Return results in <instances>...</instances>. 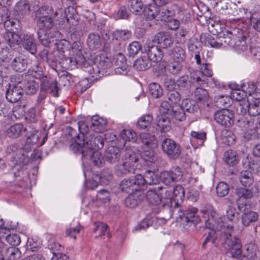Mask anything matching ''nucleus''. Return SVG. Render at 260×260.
<instances>
[{"instance_id":"f257e3e1","label":"nucleus","mask_w":260,"mask_h":260,"mask_svg":"<svg viewBox=\"0 0 260 260\" xmlns=\"http://www.w3.org/2000/svg\"><path fill=\"white\" fill-rule=\"evenodd\" d=\"M206 228L211 229L203 243V247L211 242L216 247H222L231 257L239 258L242 253V244L237 237H232L233 226L225 225L221 218L213 209L211 210L208 219L205 220Z\"/></svg>"},{"instance_id":"f03ea898","label":"nucleus","mask_w":260,"mask_h":260,"mask_svg":"<svg viewBox=\"0 0 260 260\" xmlns=\"http://www.w3.org/2000/svg\"><path fill=\"white\" fill-rule=\"evenodd\" d=\"M25 133L26 142L34 145L38 143L39 137L38 132L30 126L24 127L21 123H16L10 126L6 131V135L10 138L16 139L23 133Z\"/></svg>"},{"instance_id":"7ed1b4c3","label":"nucleus","mask_w":260,"mask_h":260,"mask_svg":"<svg viewBox=\"0 0 260 260\" xmlns=\"http://www.w3.org/2000/svg\"><path fill=\"white\" fill-rule=\"evenodd\" d=\"M57 13L54 14L53 10L49 7L44 6L39 9L37 13V24L39 30H46L51 29L53 25V18Z\"/></svg>"},{"instance_id":"20e7f679","label":"nucleus","mask_w":260,"mask_h":260,"mask_svg":"<svg viewBox=\"0 0 260 260\" xmlns=\"http://www.w3.org/2000/svg\"><path fill=\"white\" fill-rule=\"evenodd\" d=\"M83 141L81 148L79 149V152L76 153L78 154H81L88 153V151H97L103 148L104 145V141L103 137L99 135L96 136L90 135L89 137L86 139L82 138Z\"/></svg>"},{"instance_id":"39448f33","label":"nucleus","mask_w":260,"mask_h":260,"mask_svg":"<svg viewBox=\"0 0 260 260\" xmlns=\"http://www.w3.org/2000/svg\"><path fill=\"white\" fill-rule=\"evenodd\" d=\"M236 34L233 47L238 52L244 51L248 47H250L252 44H254L257 41L256 38L254 37V32H247L244 34L241 32H238Z\"/></svg>"},{"instance_id":"423d86ee","label":"nucleus","mask_w":260,"mask_h":260,"mask_svg":"<svg viewBox=\"0 0 260 260\" xmlns=\"http://www.w3.org/2000/svg\"><path fill=\"white\" fill-rule=\"evenodd\" d=\"M163 152L172 159L178 158L181 154V148L178 144L172 139L166 138L161 142Z\"/></svg>"},{"instance_id":"0eeeda50","label":"nucleus","mask_w":260,"mask_h":260,"mask_svg":"<svg viewBox=\"0 0 260 260\" xmlns=\"http://www.w3.org/2000/svg\"><path fill=\"white\" fill-rule=\"evenodd\" d=\"M239 125L241 127L245 128V131L243 134V138L245 141L251 140L256 133H258V127L254 126V120H248L246 118H242L238 121Z\"/></svg>"},{"instance_id":"6e6552de","label":"nucleus","mask_w":260,"mask_h":260,"mask_svg":"<svg viewBox=\"0 0 260 260\" xmlns=\"http://www.w3.org/2000/svg\"><path fill=\"white\" fill-rule=\"evenodd\" d=\"M143 50V52L147 54V57L151 62H159L161 60L163 57V53L161 49L153 45V41L148 42L144 46Z\"/></svg>"},{"instance_id":"1a4fd4ad","label":"nucleus","mask_w":260,"mask_h":260,"mask_svg":"<svg viewBox=\"0 0 260 260\" xmlns=\"http://www.w3.org/2000/svg\"><path fill=\"white\" fill-rule=\"evenodd\" d=\"M214 119L218 123L225 127H230L234 122L232 111L224 108L215 113Z\"/></svg>"},{"instance_id":"9d476101","label":"nucleus","mask_w":260,"mask_h":260,"mask_svg":"<svg viewBox=\"0 0 260 260\" xmlns=\"http://www.w3.org/2000/svg\"><path fill=\"white\" fill-rule=\"evenodd\" d=\"M21 82L18 81L17 84H9L6 91V99L11 103H16L19 101L23 94L24 90L20 85Z\"/></svg>"},{"instance_id":"9b49d317","label":"nucleus","mask_w":260,"mask_h":260,"mask_svg":"<svg viewBox=\"0 0 260 260\" xmlns=\"http://www.w3.org/2000/svg\"><path fill=\"white\" fill-rule=\"evenodd\" d=\"M64 133L68 139L73 141L70 145V149L74 153L78 152L83 141L80 135L78 134L76 131L71 126L67 127Z\"/></svg>"},{"instance_id":"f8f14e48","label":"nucleus","mask_w":260,"mask_h":260,"mask_svg":"<svg viewBox=\"0 0 260 260\" xmlns=\"http://www.w3.org/2000/svg\"><path fill=\"white\" fill-rule=\"evenodd\" d=\"M241 114H245L247 112L250 116H256L260 114V101L255 100L251 103L240 104L237 107V112Z\"/></svg>"},{"instance_id":"ddd939ff","label":"nucleus","mask_w":260,"mask_h":260,"mask_svg":"<svg viewBox=\"0 0 260 260\" xmlns=\"http://www.w3.org/2000/svg\"><path fill=\"white\" fill-rule=\"evenodd\" d=\"M162 188V187H158L153 189H149L146 195L147 201L152 205H161V207H165L168 201L170 202V200L167 199L166 202L163 200L161 194L159 192Z\"/></svg>"},{"instance_id":"4468645a","label":"nucleus","mask_w":260,"mask_h":260,"mask_svg":"<svg viewBox=\"0 0 260 260\" xmlns=\"http://www.w3.org/2000/svg\"><path fill=\"white\" fill-rule=\"evenodd\" d=\"M84 62H85V57H82L72 58L64 56L61 57L59 61V63L62 68L71 70L75 68H79V66L83 64Z\"/></svg>"},{"instance_id":"2eb2a0df","label":"nucleus","mask_w":260,"mask_h":260,"mask_svg":"<svg viewBox=\"0 0 260 260\" xmlns=\"http://www.w3.org/2000/svg\"><path fill=\"white\" fill-rule=\"evenodd\" d=\"M140 157L139 151L135 147H127L124 150V154L122 158V161H126L132 166L138 161Z\"/></svg>"},{"instance_id":"dca6fc26","label":"nucleus","mask_w":260,"mask_h":260,"mask_svg":"<svg viewBox=\"0 0 260 260\" xmlns=\"http://www.w3.org/2000/svg\"><path fill=\"white\" fill-rule=\"evenodd\" d=\"M181 12V8L176 4L168 6L166 8L159 9L158 20L166 21L169 17L179 14Z\"/></svg>"},{"instance_id":"f3484780","label":"nucleus","mask_w":260,"mask_h":260,"mask_svg":"<svg viewBox=\"0 0 260 260\" xmlns=\"http://www.w3.org/2000/svg\"><path fill=\"white\" fill-rule=\"evenodd\" d=\"M21 38L23 48L31 54H35L37 52V46L33 36L23 31Z\"/></svg>"},{"instance_id":"a211bd4d","label":"nucleus","mask_w":260,"mask_h":260,"mask_svg":"<svg viewBox=\"0 0 260 260\" xmlns=\"http://www.w3.org/2000/svg\"><path fill=\"white\" fill-rule=\"evenodd\" d=\"M156 41L160 46L164 48L170 47L173 43L174 40L170 34L168 32H159L154 37L152 41Z\"/></svg>"},{"instance_id":"6ab92c4d","label":"nucleus","mask_w":260,"mask_h":260,"mask_svg":"<svg viewBox=\"0 0 260 260\" xmlns=\"http://www.w3.org/2000/svg\"><path fill=\"white\" fill-rule=\"evenodd\" d=\"M121 156L120 150L117 147L111 146L108 147L105 152L104 158L110 164L117 162Z\"/></svg>"},{"instance_id":"aec40b11","label":"nucleus","mask_w":260,"mask_h":260,"mask_svg":"<svg viewBox=\"0 0 260 260\" xmlns=\"http://www.w3.org/2000/svg\"><path fill=\"white\" fill-rule=\"evenodd\" d=\"M11 60V66L14 71L22 72L27 69L28 61L23 56L19 55L13 57Z\"/></svg>"},{"instance_id":"412c9836","label":"nucleus","mask_w":260,"mask_h":260,"mask_svg":"<svg viewBox=\"0 0 260 260\" xmlns=\"http://www.w3.org/2000/svg\"><path fill=\"white\" fill-rule=\"evenodd\" d=\"M91 151L88 153L81 154L82 157L86 159H90L94 166L102 167L104 163V157H103L101 153L98 150Z\"/></svg>"},{"instance_id":"4be33fe9","label":"nucleus","mask_w":260,"mask_h":260,"mask_svg":"<svg viewBox=\"0 0 260 260\" xmlns=\"http://www.w3.org/2000/svg\"><path fill=\"white\" fill-rule=\"evenodd\" d=\"M239 179L244 187L253 188V186H255L253 175L250 171H242L239 176Z\"/></svg>"},{"instance_id":"5701e85b","label":"nucleus","mask_w":260,"mask_h":260,"mask_svg":"<svg viewBox=\"0 0 260 260\" xmlns=\"http://www.w3.org/2000/svg\"><path fill=\"white\" fill-rule=\"evenodd\" d=\"M238 28H234L232 30H228L226 34H219V40H222L223 47L230 46L233 47L235 41V38L237 32H239Z\"/></svg>"},{"instance_id":"b1692460","label":"nucleus","mask_w":260,"mask_h":260,"mask_svg":"<svg viewBox=\"0 0 260 260\" xmlns=\"http://www.w3.org/2000/svg\"><path fill=\"white\" fill-rule=\"evenodd\" d=\"M176 83L182 94L187 96L190 93V81L187 76H182L177 79Z\"/></svg>"},{"instance_id":"393cba45","label":"nucleus","mask_w":260,"mask_h":260,"mask_svg":"<svg viewBox=\"0 0 260 260\" xmlns=\"http://www.w3.org/2000/svg\"><path fill=\"white\" fill-rule=\"evenodd\" d=\"M115 64L117 67L115 69L117 74L125 75L127 73L128 66L126 64V58L121 53L117 54L115 58Z\"/></svg>"},{"instance_id":"a878e982","label":"nucleus","mask_w":260,"mask_h":260,"mask_svg":"<svg viewBox=\"0 0 260 260\" xmlns=\"http://www.w3.org/2000/svg\"><path fill=\"white\" fill-rule=\"evenodd\" d=\"M31 75L33 77L41 81L42 89L46 88L47 83L46 79L48 78L43 73V69L39 63L35 64L32 67Z\"/></svg>"},{"instance_id":"bb28decb","label":"nucleus","mask_w":260,"mask_h":260,"mask_svg":"<svg viewBox=\"0 0 260 260\" xmlns=\"http://www.w3.org/2000/svg\"><path fill=\"white\" fill-rule=\"evenodd\" d=\"M253 188L237 187L235 191L237 201L247 200L252 198Z\"/></svg>"},{"instance_id":"cd10ccee","label":"nucleus","mask_w":260,"mask_h":260,"mask_svg":"<svg viewBox=\"0 0 260 260\" xmlns=\"http://www.w3.org/2000/svg\"><path fill=\"white\" fill-rule=\"evenodd\" d=\"M197 209L195 208L185 210L183 213V220L187 224L192 223L195 226L201 220L200 218L197 215Z\"/></svg>"},{"instance_id":"c85d7f7f","label":"nucleus","mask_w":260,"mask_h":260,"mask_svg":"<svg viewBox=\"0 0 260 260\" xmlns=\"http://www.w3.org/2000/svg\"><path fill=\"white\" fill-rule=\"evenodd\" d=\"M115 173L118 176H123L133 173L135 170V166L122 161V164L117 165L115 167Z\"/></svg>"},{"instance_id":"c756f323","label":"nucleus","mask_w":260,"mask_h":260,"mask_svg":"<svg viewBox=\"0 0 260 260\" xmlns=\"http://www.w3.org/2000/svg\"><path fill=\"white\" fill-rule=\"evenodd\" d=\"M96 70L99 73H100L101 70H105L110 68L112 66V62L110 58L108 57L105 54H102L97 57L95 59Z\"/></svg>"},{"instance_id":"7c9ffc66","label":"nucleus","mask_w":260,"mask_h":260,"mask_svg":"<svg viewBox=\"0 0 260 260\" xmlns=\"http://www.w3.org/2000/svg\"><path fill=\"white\" fill-rule=\"evenodd\" d=\"M39 55L41 58L46 61L52 69L56 70L57 64V59L52 54L49 53L47 49H43Z\"/></svg>"},{"instance_id":"2f4dec72","label":"nucleus","mask_w":260,"mask_h":260,"mask_svg":"<svg viewBox=\"0 0 260 260\" xmlns=\"http://www.w3.org/2000/svg\"><path fill=\"white\" fill-rule=\"evenodd\" d=\"M165 69L167 72L171 75L174 76L178 75L182 71V62L172 60L166 64Z\"/></svg>"},{"instance_id":"473e14b6","label":"nucleus","mask_w":260,"mask_h":260,"mask_svg":"<svg viewBox=\"0 0 260 260\" xmlns=\"http://www.w3.org/2000/svg\"><path fill=\"white\" fill-rule=\"evenodd\" d=\"M23 31L19 33L14 32H7L5 35V38L11 47H14L21 42V36Z\"/></svg>"},{"instance_id":"72a5a7b5","label":"nucleus","mask_w":260,"mask_h":260,"mask_svg":"<svg viewBox=\"0 0 260 260\" xmlns=\"http://www.w3.org/2000/svg\"><path fill=\"white\" fill-rule=\"evenodd\" d=\"M258 219L257 213L245 208L241 216L242 224L248 226L250 223L256 221Z\"/></svg>"},{"instance_id":"f704fd0d","label":"nucleus","mask_w":260,"mask_h":260,"mask_svg":"<svg viewBox=\"0 0 260 260\" xmlns=\"http://www.w3.org/2000/svg\"><path fill=\"white\" fill-rule=\"evenodd\" d=\"M159 8L156 5L149 4L143 10L144 15L147 20H151L156 19L158 20Z\"/></svg>"},{"instance_id":"c9c22d12","label":"nucleus","mask_w":260,"mask_h":260,"mask_svg":"<svg viewBox=\"0 0 260 260\" xmlns=\"http://www.w3.org/2000/svg\"><path fill=\"white\" fill-rule=\"evenodd\" d=\"M173 194V200L175 202V206L179 207L184 199V189L181 185H177L174 188Z\"/></svg>"},{"instance_id":"e433bc0d","label":"nucleus","mask_w":260,"mask_h":260,"mask_svg":"<svg viewBox=\"0 0 260 260\" xmlns=\"http://www.w3.org/2000/svg\"><path fill=\"white\" fill-rule=\"evenodd\" d=\"M47 84L45 89H42V83H40L41 90L47 93L48 90H50V93L54 97H58L59 87L56 80H51L49 77L46 79Z\"/></svg>"},{"instance_id":"4c0bfd02","label":"nucleus","mask_w":260,"mask_h":260,"mask_svg":"<svg viewBox=\"0 0 260 260\" xmlns=\"http://www.w3.org/2000/svg\"><path fill=\"white\" fill-rule=\"evenodd\" d=\"M169 55L172 60L183 62L186 58L185 50L180 46L174 47L170 51Z\"/></svg>"},{"instance_id":"58836bf2","label":"nucleus","mask_w":260,"mask_h":260,"mask_svg":"<svg viewBox=\"0 0 260 260\" xmlns=\"http://www.w3.org/2000/svg\"><path fill=\"white\" fill-rule=\"evenodd\" d=\"M107 121L102 118L92 116L91 127L96 133H102L106 129Z\"/></svg>"},{"instance_id":"ea45409f","label":"nucleus","mask_w":260,"mask_h":260,"mask_svg":"<svg viewBox=\"0 0 260 260\" xmlns=\"http://www.w3.org/2000/svg\"><path fill=\"white\" fill-rule=\"evenodd\" d=\"M102 42V38L98 33L89 34L87 39V44L91 49L100 48Z\"/></svg>"},{"instance_id":"a19ab883","label":"nucleus","mask_w":260,"mask_h":260,"mask_svg":"<svg viewBox=\"0 0 260 260\" xmlns=\"http://www.w3.org/2000/svg\"><path fill=\"white\" fill-rule=\"evenodd\" d=\"M134 184L132 178H125L120 182L119 188L122 192L131 194L135 191L136 186Z\"/></svg>"},{"instance_id":"79ce46f5","label":"nucleus","mask_w":260,"mask_h":260,"mask_svg":"<svg viewBox=\"0 0 260 260\" xmlns=\"http://www.w3.org/2000/svg\"><path fill=\"white\" fill-rule=\"evenodd\" d=\"M14 11L19 15L24 16L29 14L30 6L27 0H21L14 7Z\"/></svg>"},{"instance_id":"37998d69","label":"nucleus","mask_w":260,"mask_h":260,"mask_svg":"<svg viewBox=\"0 0 260 260\" xmlns=\"http://www.w3.org/2000/svg\"><path fill=\"white\" fill-rule=\"evenodd\" d=\"M151 66V62L145 56L138 58L134 64V67L138 71H145L149 69Z\"/></svg>"},{"instance_id":"c03bdc74","label":"nucleus","mask_w":260,"mask_h":260,"mask_svg":"<svg viewBox=\"0 0 260 260\" xmlns=\"http://www.w3.org/2000/svg\"><path fill=\"white\" fill-rule=\"evenodd\" d=\"M139 140L143 144L149 147H153L156 145V140L154 136L149 133H141L139 136Z\"/></svg>"},{"instance_id":"a18cd8bd","label":"nucleus","mask_w":260,"mask_h":260,"mask_svg":"<svg viewBox=\"0 0 260 260\" xmlns=\"http://www.w3.org/2000/svg\"><path fill=\"white\" fill-rule=\"evenodd\" d=\"M23 90L27 94H34L38 90L39 84L34 80H27L23 82Z\"/></svg>"},{"instance_id":"49530a36","label":"nucleus","mask_w":260,"mask_h":260,"mask_svg":"<svg viewBox=\"0 0 260 260\" xmlns=\"http://www.w3.org/2000/svg\"><path fill=\"white\" fill-rule=\"evenodd\" d=\"M182 106L184 110L190 113L197 112L199 107L196 101L192 99H186L183 101Z\"/></svg>"},{"instance_id":"de8ad7c7","label":"nucleus","mask_w":260,"mask_h":260,"mask_svg":"<svg viewBox=\"0 0 260 260\" xmlns=\"http://www.w3.org/2000/svg\"><path fill=\"white\" fill-rule=\"evenodd\" d=\"M5 255L7 260H18L21 256L19 249L15 247H7Z\"/></svg>"},{"instance_id":"09e8293b","label":"nucleus","mask_w":260,"mask_h":260,"mask_svg":"<svg viewBox=\"0 0 260 260\" xmlns=\"http://www.w3.org/2000/svg\"><path fill=\"white\" fill-rule=\"evenodd\" d=\"M224 159L225 162L229 166H234L238 163V156L236 152L232 150L224 152Z\"/></svg>"},{"instance_id":"8fccbe9b","label":"nucleus","mask_w":260,"mask_h":260,"mask_svg":"<svg viewBox=\"0 0 260 260\" xmlns=\"http://www.w3.org/2000/svg\"><path fill=\"white\" fill-rule=\"evenodd\" d=\"M129 11L134 14H140L143 11V4L141 1L138 0H130L128 3Z\"/></svg>"},{"instance_id":"3c124183","label":"nucleus","mask_w":260,"mask_h":260,"mask_svg":"<svg viewBox=\"0 0 260 260\" xmlns=\"http://www.w3.org/2000/svg\"><path fill=\"white\" fill-rule=\"evenodd\" d=\"M121 138L125 141L135 143L137 141V136L136 133L131 129H123L120 133Z\"/></svg>"},{"instance_id":"603ef678","label":"nucleus","mask_w":260,"mask_h":260,"mask_svg":"<svg viewBox=\"0 0 260 260\" xmlns=\"http://www.w3.org/2000/svg\"><path fill=\"white\" fill-rule=\"evenodd\" d=\"M150 94L155 98H159L163 94L162 89L160 86L156 83H151L149 85Z\"/></svg>"},{"instance_id":"864d4df0","label":"nucleus","mask_w":260,"mask_h":260,"mask_svg":"<svg viewBox=\"0 0 260 260\" xmlns=\"http://www.w3.org/2000/svg\"><path fill=\"white\" fill-rule=\"evenodd\" d=\"M134 180V185L136 187L135 189V191L143 189L147 184L146 181L145 180L144 177L141 174H137L135 176L132 178Z\"/></svg>"},{"instance_id":"5fc2aeb1","label":"nucleus","mask_w":260,"mask_h":260,"mask_svg":"<svg viewBox=\"0 0 260 260\" xmlns=\"http://www.w3.org/2000/svg\"><path fill=\"white\" fill-rule=\"evenodd\" d=\"M152 120L153 118L151 115H143L138 121L137 126L140 129L146 128L150 125Z\"/></svg>"},{"instance_id":"6e6d98bb","label":"nucleus","mask_w":260,"mask_h":260,"mask_svg":"<svg viewBox=\"0 0 260 260\" xmlns=\"http://www.w3.org/2000/svg\"><path fill=\"white\" fill-rule=\"evenodd\" d=\"M216 191L218 196L220 197H224L229 192V185L225 182H220L216 186Z\"/></svg>"},{"instance_id":"4d7b16f0","label":"nucleus","mask_w":260,"mask_h":260,"mask_svg":"<svg viewBox=\"0 0 260 260\" xmlns=\"http://www.w3.org/2000/svg\"><path fill=\"white\" fill-rule=\"evenodd\" d=\"M196 98L202 102H207L209 99V94L208 91L200 87H197L194 91Z\"/></svg>"},{"instance_id":"13d9d810","label":"nucleus","mask_w":260,"mask_h":260,"mask_svg":"<svg viewBox=\"0 0 260 260\" xmlns=\"http://www.w3.org/2000/svg\"><path fill=\"white\" fill-rule=\"evenodd\" d=\"M157 125L164 132L169 131L171 127L170 119L166 115L159 117Z\"/></svg>"},{"instance_id":"bf43d9fd","label":"nucleus","mask_w":260,"mask_h":260,"mask_svg":"<svg viewBox=\"0 0 260 260\" xmlns=\"http://www.w3.org/2000/svg\"><path fill=\"white\" fill-rule=\"evenodd\" d=\"M144 177L146 181V183L150 185L156 184L158 182V176L154 171L151 170L146 171Z\"/></svg>"},{"instance_id":"052dcab7","label":"nucleus","mask_w":260,"mask_h":260,"mask_svg":"<svg viewBox=\"0 0 260 260\" xmlns=\"http://www.w3.org/2000/svg\"><path fill=\"white\" fill-rule=\"evenodd\" d=\"M170 172L174 182L178 181L182 179L183 174V170L180 167H173L170 170Z\"/></svg>"},{"instance_id":"680f3d73","label":"nucleus","mask_w":260,"mask_h":260,"mask_svg":"<svg viewBox=\"0 0 260 260\" xmlns=\"http://www.w3.org/2000/svg\"><path fill=\"white\" fill-rule=\"evenodd\" d=\"M131 36V31L127 30H117L113 32V38L117 40H128Z\"/></svg>"},{"instance_id":"e2e57ef3","label":"nucleus","mask_w":260,"mask_h":260,"mask_svg":"<svg viewBox=\"0 0 260 260\" xmlns=\"http://www.w3.org/2000/svg\"><path fill=\"white\" fill-rule=\"evenodd\" d=\"M140 202V199L136 194H132L128 196L125 199L124 203L126 207L133 208L136 207Z\"/></svg>"},{"instance_id":"0e129e2a","label":"nucleus","mask_w":260,"mask_h":260,"mask_svg":"<svg viewBox=\"0 0 260 260\" xmlns=\"http://www.w3.org/2000/svg\"><path fill=\"white\" fill-rule=\"evenodd\" d=\"M38 38L44 46H49L51 42L52 38H50L48 35L45 32L44 30H39L38 32Z\"/></svg>"},{"instance_id":"69168bd1","label":"nucleus","mask_w":260,"mask_h":260,"mask_svg":"<svg viewBox=\"0 0 260 260\" xmlns=\"http://www.w3.org/2000/svg\"><path fill=\"white\" fill-rule=\"evenodd\" d=\"M140 156L146 161L150 162H154L157 159V156L154 151L151 150L144 151L141 154H140Z\"/></svg>"},{"instance_id":"338daca9","label":"nucleus","mask_w":260,"mask_h":260,"mask_svg":"<svg viewBox=\"0 0 260 260\" xmlns=\"http://www.w3.org/2000/svg\"><path fill=\"white\" fill-rule=\"evenodd\" d=\"M141 45L139 42L134 41L129 44L127 50L130 56H134L141 50Z\"/></svg>"},{"instance_id":"774afa93","label":"nucleus","mask_w":260,"mask_h":260,"mask_svg":"<svg viewBox=\"0 0 260 260\" xmlns=\"http://www.w3.org/2000/svg\"><path fill=\"white\" fill-rule=\"evenodd\" d=\"M113 175L111 171L108 169H104L99 177L100 181L104 184H107L112 179Z\"/></svg>"}]
</instances>
